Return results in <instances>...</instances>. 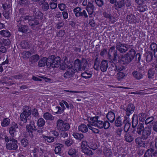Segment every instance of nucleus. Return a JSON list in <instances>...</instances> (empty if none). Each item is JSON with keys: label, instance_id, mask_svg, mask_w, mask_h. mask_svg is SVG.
Segmentation results:
<instances>
[{"label": "nucleus", "instance_id": "nucleus-1", "mask_svg": "<svg viewBox=\"0 0 157 157\" xmlns=\"http://www.w3.org/2000/svg\"><path fill=\"white\" fill-rule=\"evenodd\" d=\"M88 120L89 123V124L88 125L89 129L91 130L94 133H98L99 130L93 126L97 127L100 128L103 127L105 129L107 128V127H105V123H104L102 121L98 120V117H88Z\"/></svg>", "mask_w": 157, "mask_h": 157}, {"label": "nucleus", "instance_id": "nucleus-2", "mask_svg": "<svg viewBox=\"0 0 157 157\" xmlns=\"http://www.w3.org/2000/svg\"><path fill=\"white\" fill-rule=\"evenodd\" d=\"M151 128L147 126L144 128V124L140 123L136 128V132L139 135L142 133V137L144 140H147L150 135L151 132Z\"/></svg>", "mask_w": 157, "mask_h": 157}, {"label": "nucleus", "instance_id": "nucleus-3", "mask_svg": "<svg viewBox=\"0 0 157 157\" xmlns=\"http://www.w3.org/2000/svg\"><path fill=\"white\" fill-rule=\"evenodd\" d=\"M67 58L66 57H64L63 59V60L64 62L60 66V68L63 70L65 69L66 67L68 68L67 71L64 74V77L66 78H69L72 76L76 72H78V70L77 69L75 70L71 66L69 65V63L67 64L66 63V61L67 60Z\"/></svg>", "mask_w": 157, "mask_h": 157}, {"label": "nucleus", "instance_id": "nucleus-4", "mask_svg": "<svg viewBox=\"0 0 157 157\" xmlns=\"http://www.w3.org/2000/svg\"><path fill=\"white\" fill-rule=\"evenodd\" d=\"M135 53V50L131 49L127 54L121 56L120 62L123 64L130 63L134 59Z\"/></svg>", "mask_w": 157, "mask_h": 157}, {"label": "nucleus", "instance_id": "nucleus-5", "mask_svg": "<svg viewBox=\"0 0 157 157\" xmlns=\"http://www.w3.org/2000/svg\"><path fill=\"white\" fill-rule=\"evenodd\" d=\"M66 62L67 64L69 63V65L71 67H73L75 70L77 69L78 70V71L85 69L87 65V61L85 59H83L81 62H80V60L78 59L75 60L74 66L72 65V63L71 62L68 63L67 60L66 61Z\"/></svg>", "mask_w": 157, "mask_h": 157}, {"label": "nucleus", "instance_id": "nucleus-6", "mask_svg": "<svg viewBox=\"0 0 157 157\" xmlns=\"http://www.w3.org/2000/svg\"><path fill=\"white\" fill-rule=\"evenodd\" d=\"M143 138L138 137L135 139V142L136 144L139 146L147 148L149 146L151 147H154V145L152 142V139H148L144 140Z\"/></svg>", "mask_w": 157, "mask_h": 157}, {"label": "nucleus", "instance_id": "nucleus-7", "mask_svg": "<svg viewBox=\"0 0 157 157\" xmlns=\"http://www.w3.org/2000/svg\"><path fill=\"white\" fill-rule=\"evenodd\" d=\"M60 59L59 57H55L52 56L48 57V62L47 65L48 68H55L59 67L60 65Z\"/></svg>", "mask_w": 157, "mask_h": 157}, {"label": "nucleus", "instance_id": "nucleus-8", "mask_svg": "<svg viewBox=\"0 0 157 157\" xmlns=\"http://www.w3.org/2000/svg\"><path fill=\"white\" fill-rule=\"evenodd\" d=\"M56 128L59 130L65 131L68 130L70 128L69 124L62 120H58L56 121Z\"/></svg>", "mask_w": 157, "mask_h": 157}, {"label": "nucleus", "instance_id": "nucleus-9", "mask_svg": "<svg viewBox=\"0 0 157 157\" xmlns=\"http://www.w3.org/2000/svg\"><path fill=\"white\" fill-rule=\"evenodd\" d=\"M31 109L28 107H26L22 113H21L20 115V120L23 122L24 123H25L28 119V117L31 114Z\"/></svg>", "mask_w": 157, "mask_h": 157}, {"label": "nucleus", "instance_id": "nucleus-10", "mask_svg": "<svg viewBox=\"0 0 157 157\" xmlns=\"http://www.w3.org/2000/svg\"><path fill=\"white\" fill-rule=\"evenodd\" d=\"M109 71L110 73H109V75L113 76V75L116 73V70H117L118 71H122L123 68L117 67L116 66L115 63L112 62H109Z\"/></svg>", "mask_w": 157, "mask_h": 157}, {"label": "nucleus", "instance_id": "nucleus-11", "mask_svg": "<svg viewBox=\"0 0 157 157\" xmlns=\"http://www.w3.org/2000/svg\"><path fill=\"white\" fill-rule=\"evenodd\" d=\"M17 141L14 139L10 140V142L6 144V147L7 149L9 150H16L18 148Z\"/></svg>", "mask_w": 157, "mask_h": 157}, {"label": "nucleus", "instance_id": "nucleus-12", "mask_svg": "<svg viewBox=\"0 0 157 157\" xmlns=\"http://www.w3.org/2000/svg\"><path fill=\"white\" fill-rule=\"evenodd\" d=\"M81 149L83 153L87 155H93V153L90 150L87 142L86 141H83L82 142L81 145Z\"/></svg>", "mask_w": 157, "mask_h": 157}, {"label": "nucleus", "instance_id": "nucleus-13", "mask_svg": "<svg viewBox=\"0 0 157 157\" xmlns=\"http://www.w3.org/2000/svg\"><path fill=\"white\" fill-rule=\"evenodd\" d=\"M116 48L121 53L124 54L128 50V45L125 44H122L119 42L116 44Z\"/></svg>", "mask_w": 157, "mask_h": 157}, {"label": "nucleus", "instance_id": "nucleus-14", "mask_svg": "<svg viewBox=\"0 0 157 157\" xmlns=\"http://www.w3.org/2000/svg\"><path fill=\"white\" fill-rule=\"evenodd\" d=\"M26 130L29 133L31 136H33L32 133L33 131L36 130V127L35 125V123L33 121H31L29 124L26 126Z\"/></svg>", "mask_w": 157, "mask_h": 157}, {"label": "nucleus", "instance_id": "nucleus-15", "mask_svg": "<svg viewBox=\"0 0 157 157\" xmlns=\"http://www.w3.org/2000/svg\"><path fill=\"white\" fill-rule=\"evenodd\" d=\"M18 129V126L16 124L13 123L11 126L9 128V132L11 136L14 137L16 136L18 132L17 130Z\"/></svg>", "mask_w": 157, "mask_h": 157}, {"label": "nucleus", "instance_id": "nucleus-16", "mask_svg": "<svg viewBox=\"0 0 157 157\" xmlns=\"http://www.w3.org/2000/svg\"><path fill=\"white\" fill-rule=\"evenodd\" d=\"M157 155V151L155 150L152 148L147 150L145 152L144 157H152L153 156H155Z\"/></svg>", "mask_w": 157, "mask_h": 157}, {"label": "nucleus", "instance_id": "nucleus-17", "mask_svg": "<svg viewBox=\"0 0 157 157\" xmlns=\"http://www.w3.org/2000/svg\"><path fill=\"white\" fill-rule=\"evenodd\" d=\"M133 77L136 80H140L143 77L144 74L140 71H134L132 73Z\"/></svg>", "mask_w": 157, "mask_h": 157}, {"label": "nucleus", "instance_id": "nucleus-18", "mask_svg": "<svg viewBox=\"0 0 157 157\" xmlns=\"http://www.w3.org/2000/svg\"><path fill=\"white\" fill-rule=\"evenodd\" d=\"M48 62V58H47L44 57L41 58L39 61L38 63V66L40 67H42L46 65L47 67V65Z\"/></svg>", "mask_w": 157, "mask_h": 157}, {"label": "nucleus", "instance_id": "nucleus-19", "mask_svg": "<svg viewBox=\"0 0 157 157\" xmlns=\"http://www.w3.org/2000/svg\"><path fill=\"white\" fill-rule=\"evenodd\" d=\"M59 105L64 110L66 109L64 105L67 109H72L73 108V105L71 103L69 104L67 101L63 100H62L59 103Z\"/></svg>", "mask_w": 157, "mask_h": 157}, {"label": "nucleus", "instance_id": "nucleus-20", "mask_svg": "<svg viewBox=\"0 0 157 157\" xmlns=\"http://www.w3.org/2000/svg\"><path fill=\"white\" fill-rule=\"evenodd\" d=\"M95 9V8L93 3L90 2H89L86 9L89 14H92L94 12V10Z\"/></svg>", "mask_w": 157, "mask_h": 157}, {"label": "nucleus", "instance_id": "nucleus-21", "mask_svg": "<svg viewBox=\"0 0 157 157\" xmlns=\"http://www.w3.org/2000/svg\"><path fill=\"white\" fill-rule=\"evenodd\" d=\"M134 109L135 107L133 105L131 104H129L125 110L126 115L127 116H129L134 112Z\"/></svg>", "mask_w": 157, "mask_h": 157}, {"label": "nucleus", "instance_id": "nucleus-22", "mask_svg": "<svg viewBox=\"0 0 157 157\" xmlns=\"http://www.w3.org/2000/svg\"><path fill=\"white\" fill-rule=\"evenodd\" d=\"M68 154L71 157H79L78 150L74 148L70 149L68 151Z\"/></svg>", "mask_w": 157, "mask_h": 157}, {"label": "nucleus", "instance_id": "nucleus-23", "mask_svg": "<svg viewBox=\"0 0 157 157\" xmlns=\"http://www.w3.org/2000/svg\"><path fill=\"white\" fill-rule=\"evenodd\" d=\"M115 6L118 8H121L124 6V0H116Z\"/></svg>", "mask_w": 157, "mask_h": 157}, {"label": "nucleus", "instance_id": "nucleus-24", "mask_svg": "<svg viewBox=\"0 0 157 157\" xmlns=\"http://www.w3.org/2000/svg\"><path fill=\"white\" fill-rule=\"evenodd\" d=\"M137 117V115L136 114H134L132 117V126L134 128L136 127L138 123Z\"/></svg>", "mask_w": 157, "mask_h": 157}, {"label": "nucleus", "instance_id": "nucleus-25", "mask_svg": "<svg viewBox=\"0 0 157 157\" xmlns=\"http://www.w3.org/2000/svg\"><path fill=\"white\" fill-rule=\"evenodd\" d=\"M108 62L105 60H103L101 64L100 68L102 71H105L107 69Z\"/></svg>", "mask_w": 157, "mask_h": 157}, {"label": "nucleus", "instance_id": "nucleus-26", "mask_svg": "<svg viewBox=\"0 0 157 157\" xmlns=\"http://www.w3.org/2000/svg\"><path fill=\"white\" fill-rule=\"evenodd\" d=\"M115 112L114 110L112 111H109V121L110 122H113L115 120V115L114 112Z\"/></svg>", "mask_w": 157, "mask_h": 157}, {"label": "nucleus", "instance_id": "nucleus-27", "mask_svg": "<svg viewBox=\"0 0 157 157\" xmlns=\"http://www.w3.org/2000/svg\"><path fill=\"white\" fill-rule=\"evenodd\" d=\"M43 117L46 120L52 121L54 119L53 116L48 112L44 113Z\"/></svg>", "mask_w": 157, "mask_h": 157}, {"label": "nucleus", "instance_id": "nucleus-28", "mask_svg": "<svg viewBox=\"0 0 157 157\" xmlns=\"http://www.w3.org/2000/svg\"><path fill=\"white\" fill-rule=\"evenodd\" d=\"M78 129L79 131L83 133L86 132L88 131L87 126L86 125L84 124L80 125L78 127Z\"/></svg>", "mask_w": 157, "mask_h": 157}, {"label": "nucleus", "instance_id": "nucleus-29", "mask_svg": "<svg viewBox=\"0 0 157 157\" xmlns=\"http://www.w3.org/2000/svg\"><path fill=\"white\" fill-rule=\"evenodd\" d=\"M45 0H41V1L39 3L41 5L43 4L42 8L43 9L45 10H46L49 8V6L48 3L47 2H44Z\"/></svg>", "mask_w": 157, "mask_h": 157}, {"label": "nucleus", "instance_id": "nucleus-30", "mask_svg": "<svg viewBox=\"0 0 157 157\" xmlns=\"http://www.w3.org/2000/svg\"><path fill=\"white\" fill-rule=\"evenodd\" d=\"M135 16L132 14H130L127 16V21L130 23H134L135 20Z\"/></svg>", "mask_w": 157, "mask_h": 157}, {"label": "nucleus", "instance_id": "nucleus-31", "mask_svg": "<svg viewBox=\"0 0 157 157\" xmlns=\"http://www.w3.org/2000/svg\"><path fill=\"white\" fill-rule=\"evenodd\" d=\"M146 61L148 62H151L153 58V54L150 52H148L146 53Z\"/></svg>", "mask_w": 157, "mask_h": 157}, {"label": "nucleus", "instance_id": "nucleus-32", "mask_svg": "<svg viewBox=\"0 0 157 157\" xmlns=\"http://www.w3.org/2000/svg\"><path fill=\"white\" fill-rule=\"evenodd\" d=\"M10 120L8 118H4L1 123L2 127H6L8 126L10 123Z\"/></svg>", "mask_w": 157, "mask_h": 157}, {"label": "nucleus", "instance_id": "nucleus-33", "mask_svg": "<svg viewBox=\"0 0 157 157\" xmlns=\"http://www.w3.org/2000/svg\"><path fill=\"white\" fill-rule=\"evenodd\" d=\"M124 130L125 132H128L130 127L131 124L128 122L127 121H124Z\"/></svg>", "mask_w": 157, "mask_h": 157}, {"label": "nucleus", "instance_id": "nucleus-34", "mask_svg": "<svg viewBox=\"0 0 157 157\" xmlns=\"http://www.w3.org/2000/svg\"><path fill=\"white\" fill-rule=\"evenodd\" d=\"M45 124V121L42 118L38 119L37 122V124L38 127H43L44 125Z\"/></svg>", "mask_w": 157, "mask_h": 157}, {"label": "nucleus", "instance_id": "nucleus-35", "mask_svg": "<svg viewBox=\"0 0 157 157\" xmlns=\"http://www.w3.org/2000/svg\"><path fill=\"white\" fill-rule=\"evenodd\" d=\"M73 136L77 140H81L84 137L83 134L77 133H74L73 134Z\"/></svg>", "mask_w": 157, "mask_h": 157}, {"label": "nucleus", "instance_id": "nucleus-36", "mask_svg": "<svg viewBox=\"0 0 157 157\" xmlns=\"http://www.w3.org/2000/svg\"><path fill=\"white\" fill-rule=\"evenodd\" d=\"M115 125L117 127H121L122 124L121 117H118L115 121Z\"/></svg>", "mask_w": 157, "mask_h": 157}, {"label": "nucleus", "instance_id": "nucleus-37", "mask_svg": "<svg viewBox=\"0 0 157 157\" xmlns=\"http://www.w3.org/2000/svg\"><path fill=\"white\" fill-rule=\"evenodd\" d=\"M109 51V52H113V59L114 60H116L117 56V51L115 50V47L114 46L111 47Z\"/></svg>", "mask_w": 157, "mask_h": 157}, {"label": "nucleus", "instance_id": "nucleus-38", "mask_svg": "<svg viewBox=\"0 0 157 157\" xmlns=\"http://www.w3.org/2000/svg\"><path fill=\"white\" fill-rule=\"evenodd\" d=\"M1 35L3 36L8 37L10 35V32L8 30H3L0 31Z\"/></svg>", "mask_w": 157, "mask_h": 157}, {"label": "nucleus", "instance_id": "nucleus-39", "mask_svg": "<svg viewBox=\"0 0 157 157\" xmlns=\"http://www.w3.org/2000/svg\"><path fill=\"white\" fill-rule=\"evenodd\" d=\"M39 59V56L37 54L32 56L30 58V61L32 63L36 62Z\"/></svg>", "mask_w": 157, "mask_h": 157}, {"label": "nucleus", "instance_id": "nucleus-40", "mask_svg": "<svg viewBox=\"0 0 157 157\" xmlns=\"http://www.w3.org/2000/svg\"><path fill=\"white\" fill-rule=\"evenodd\" d=\"M43 138L45 141H47L49 143L52 142L54 141V138L53 137L43 136Z\"/></svg>", "mask_w": 157, "mask_h": 157}, {"label": "nucleus", "instance_id": "nucleus-41", "mask_svg": "<svg viewBox=\"0 0 157 157\" xmlns=\"http://www.w3.org/2000/svg\"><path fill=\"white\" fill-rule=\"evenodd\" d=\"M31 17H29L28 19L29 20V23L31 25H36L38 24V22L36 20H35L34 19H31Z\"/></svg>", "mask_w": 157, "mask_h": 157}, {"label": "nucleus", "instance_id": "nucleus-42", "mask_svg": "<svg viewBox=\"0 0 157 157\" xmlns=\"http://www.w3.org/2000/svg\"><path fill=\"white\" fill-rule=\"evenodd\" d=\"M63 147V145L59 144L55 147V151L56 154H59L61 153V148Z\"/></svg>", "mask_w": 157, "mask_h": 157}, {"label": "nucleus", "instance_id": "nucleus-43", "mask_svg": "<svg viewBox=\"0 0 157 157\" xmlns=\"http://www.w3.org/2000/svg\"><path fill=\"white\" fill-rule=\"evenodd\" d=\"M34 155V156H38V155H40L41 152H43V151L40 149L39 148H36L34 149L33 151Z\"/></svg>", "mask_w": 157, "mask_h": 157}, {"label": "nucleus", "instance_id": "nucleus-44", "mask_svg": "<svg viewBox=\"0 0 157 157\" xmlns=\"http://www.w3.org/2000/svg\"><path fill=\"white\" fill-rule=\"evenodd\" d=\"M81 10V9L78 7H77L74 9L73 12L75 13V15L76 17H79V15Z\"/></svg>", "mask_w": 157, "mask_h": 157}, {"label": "nucleus", "instance_id": "nucleus-45", "mask_svg": "<svg viewBox=\"0 0 157 157\" xmlns=\"http://www.w3.org/2000/svg\"><path fill=\"white\" fill-rule=\"evenodd\" d=\"M139 120L141 121H144L146 118V115L145 113H141L138 114Z\"/></svg>", "mask_w": 157, "mask_h": 157}, {"label": "nucleus", "instance_id": "nucleus-46", "mask_svg": "<svg viewBox=\"0 0 157 157\" xmlns=\"http://www.w3.org/2000/svg\"><path fill=\"white\" fill-rule=\"evenodd\" d=\"M126 141L128 142H131L133 140L132 136L129 134H126L125 136Z\"/></svg>", "mask_w": 157, "mask_h": 157}, {"label": "nucleus", "instance_id": "nucleus-47", "mask_svg": "<svg viewBox=\"0 0 157 157\" xmlns=\"http://www.w3.org/2000/svg\"><path fill=\"white\" fill-rule=\"evenodd\" d=\"M22 57L24 59L28 58L31 55V53L27 51L23 52L22 53Z\"/></svg>", "mask_w": 157, "mask_h": 157}, {"label": "nucleus", "instance_id": "nucleus-48", "mask_svg": "<svg viewBox=\"0 0 157 157\" xmlns=\"http://www.w3.org/2000/svg\"><path fill=\"white\" fill-rule=\"evenodd\" d=\"M54 110L55 111V113H56L59 114L63 112L64 109L62 108L61 109L60 107L57 106L56 107Z\"/></svg>", "mask_w": 157, "mask_h": 157}, {"label": "nucleus", "instance_id": "nucleus-49", "mask_svg": "<svg viewBox=\"0 0 157 157\" xmlns=\"http://www.w3.org/2000/svg\"><path fill=\"white\" fill-rule=\"evenodd\" d=\"M150 48L154 52L157 51V44L155 43H153L151 44Z\"/></svg>", "mask_w": 157, "mask_h": 157}, {"label": "nucleus", "instance_id": "nucleus-50", "mask_svg": "<svg viewBox=\"0 0 157 157\" xmlns=\"http://www.w3.org/2000/svg\"><path fill=\"white\" fill-rule=\"evenodd\" d=\"M21 145L24 147H26L29 144L28 140L25 139H23L21 141Z\"/></svg>", "mask_w": 157, "mask_h": 157}, {"label": "nucleus", "instance_id": "nucleus-51", "mask_svg": "<svg viewBox=\"0 0 157 157\" xmlns=\"http://www.w3.org/2000/svg\"><path fill=\"white\" fill-rule=\"evenodd\" d=\"M82 76L86 79L90 78L92 76V75L90 73L87 72H85L82 74Z\"/></svg>", "mask_w": 157, "mask_h": 157}, {"label": "nucleus", "instance_id": "nucleus-52", "mask_svg": "<svg viewBox=\"0 0 157 157\" xmlns=\"http://www.w3.org/2000/svg\"><path fill=\"white\" fill-rule=\"evenodd\" d=\"M154 120V117H151L147 118L145 121V124H153L152 121Z\"/></svg>", "mask_w": 157, "mask_h": 157}, {"label": "nucleus", "instance_id": "nucleus-53", "mask_svg": "<svg viewBox=\"0 0 157 157\" xmlns=\"http://www.w3.org/2000/svg\"><path fill=\"white\" fill-rule=\"evenodd\" d=\"M155 74L154 70L153 69L149 70L148 72V77L149 78H151Z\"/></svg>", "mask_w": 157, "mask_h": 157}, {"label": "nucleus", "instance_id": "nucleus-54", "mask_svg": "<svg viewBox=\"0 0 157 157\" xmlns=\"http://www.w3.org/2000/svg\"><path fill=\"white\" fill-rule=\"evenodd\" d=\"M27 27L25 25H21L19 28V30L22 32H25L27 31Z\"/></svg>", "mask_w": 157, "mask_h": 157}, {"label": "nucleus", "instance_id": "nucleus-55", "mask_svg": "<svg viewBox=\"0 0 157 157\" xmlns=\"http://www.w3.org/2000/svg\"><path fill=\"white\" fill-rule=\"evenodd\" d=\"M10 40L8 39H3L2 40V44L5 46H8L10 44Z\"/></svg>", "mask_w": 157, "mask_h": 157}, {"label": "nucleus", "instance_id": "nucleus-56", "mask_svg": "<svg viewBox=\"0 0 157 157\" xmlns=\"http://www.w3.org/2000/svg\"><path fill=\"white\" fill-rule=\"evenodd\" d=\"M80 16H84L85 18H87L88 17V15L85 10H84L82 12L80 11L79 17Z\"/></svg>", "mask_w": 157, "mask_h": 157}, {"label": "nucleus", "instance_id": "nucleus-57", "mask_svg": "<svg viewBox=\"0 0 157 157\" xmlns=\"http://www.w3.org/2000/svg\"><path fill=\"white\" fill-rule=\"evenodd\" d=\"M73 143V140L71 139H69L67 140L65 142V144L68 146H71Z\"/></svg>", "mask_w": 157, "mask_h": 157}, {"label": "nucleus", "instance_id": "nucleus-58", "mask_svg": "<svg viewBox=\"0 0 157 157\" xmlns=\"http://www.w3.org/2000/svg\"><path fill=\"white\" fill-rule=\"evenodd\" d=\"M21 45L22 47L24 48H29L28 43L25 41L21 42Z\"/></svg>", "mask_w": 157, "mask_h": 157}, {"label": "nucleus", "instance_id": "nucleus-59", "mask_svg": "<svg viewBox=\"0 0 157 157\" xmlns=\"http://www.w3.org/2000/svg\"><path fill=\"white\" fill-rule=\"evenodd\" d=\"M122 129L120 128H118L116 130V133L117 137H121V132H122Z\"/></svg>", "mask_w": 157, "mask_h": 157}, {"label": "nucleus", "instance_id": "nucleus-60", "mask_svg": "<svg viewBox=\"0 0 157 157\" xmlns=\"http://www.w3.org/2000/svg\"><path fill=\"white\" fill-rule=\"evenodd\" d=\"M40 77V78H42L44 80H45V81L46 82H52V81L50 78H47L44 76H42Z\"/></svg>", "mask_w": 157, "mask_h": 157}, {"label": "nucleus", "instance_id": "nucleus-61", "mask_svg": "<svg viewBox=\"0 0 157 157\" xmlns=\"http://www.w3.org/2000/svg\"><path fill=\"white\" fill-rule=\"evenodd\" d=\"M58 7L61 10L63 11L65 9L66 6L64 4H60L58 5Z\"/></svg>", "mask_w": 157, "mask_h": 157}, {"label": "nucleus", "instance_id": "nucleus-62", "mask_svg": "<svg viewBox=\"0 0 157 157\" xmlns=\"http://www.w3.org/2000/svg\"><path fill=\"white\" fill-rule=\"evenodd\" d=\"M3 15L6 19L9 18L10 15V13L8 11H5L3 13Z\"/></svg>", "mask_w": 157, "mask_h": 157}, {"label": "nucleus", "instance_id": "nucleus-63", "mask_svg": "<svg viewBox=\"0 0 157 157\" xmlns=\"http://www.w3.org/2000/svg\"><path fill=\"white\" fill-rule=\"evenodd\" d=\"M64 33L65 32L64 30H61L58 32L57 34V35L59 37H62L64 35Z\"/></svg>", "mask_w": 157, "mask_h": 157}, {"label": "nucleus", "instance_id": "nucleus-64", "mask_svg": "<svg viewBox=\"0 0 157 157\" xmlns=\"http://www.w3.org/2000/svg\"><path fill=\"white\" fill-rule=\"evenodd\" d=\"M6 48L3 46L0 47V52L3 53H6Z\"/></svg>", "mask_w": 157, "mask_h": 157}]
</instances>
